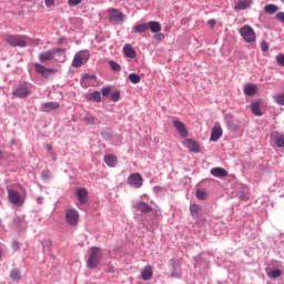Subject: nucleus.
<instances>
[{
  "instance_id": "obj_37",
  "label": "nucleus",
  "mask_w": 284,
  "mask_h": 284,
  "mask_svg": "<svg viewBox=\"0 0 284 284\" xmlns=\"http://www.w3.org/2000/svg\"><path fill=\"white\" fill-rule=\"evenodd\" d=\"M10 276L13 278V281H19V278H21V272L14 268L11 271Z\"/></svg>"
},
{
  "instance_id": "obj_46",
  "label": "nucleus",
  "mask_w": 284,
  "mask_h": 284,
  "mask_svg": "<svg viewBox=\"0 0 284 284\" xmlns=\"http://www.w3.org/2000/svg\"><path fill=\"white\" fill-rule=\"evenodd\" d=\"M44 4L47 8H52L54 7V0H44Z\"/></svg>"
},
{
  "instance_id": "obj_14",
  "label": "nucleus",
  "mask_w": 284,
  "mask_h": 284,
  "mask_svg": "<svg viewBox=\"0 0 284 284\" xmlns=\"http://www.w3.org/2000/svg\"><path fill=\"white\" fill-rule=\"evenodd\" d=\"M75 196L78 197L81 205H85V203H88V189L85 187L77 189Z\"/></svg>"
},
{
  "instance_id": "obj_10",
  "label": "nucleus",
  "mask_w": 284,
  "mask_h": 284,
  "mask_svg": "<svg viewBox=\"0 0 284 284\" xmlns=\"http://www.w3.org/2000/svg\"><path fill=\"white\" fill-rule=\"evenodd\" d=\"M34 68H36V72H38V74H41V77H43L44 79H48L50 74H54V72H57V70L54 69H48L43 67V64H39V63H36Z\"/></svg>"
},
{
  "instance_id": "obj_17",
  "label": "nucleus",
  "mask_w": 284,
  "mask_h": 284,
  "mask_svg": "<svg viewBox=\"0 0 284 284\" xmlns=\"http://www.w3.org/2000/svg\"><path fill=\"white\" fill-rule=\"evenodd\" d=\"M52 59H54V51H53V49H51L49 51H44V52L39 54V61L41 63H45V61H52Z\"/></svg>"
},
{
  "instance_id": "obj_27",
  "label": "nucleus",
  "mask_w": 284,
  "mask_h": 284,
  "mask_svg": "<svg viewBox=\"0 0 284 284\" xmlns=\"http://www.w3.org/2000/svg\"><path fill=\"white\" fill-rule=\"evenodd\" d=\"M171 267H172V273L171 277L172 278H181V271H179V267L176 266V260H171Z\"/></svg>"
},
{
  "instance_id": "obj_43",
  "label": "nucleus",
  "mask_w": 284,
  "mask_h": 284,
  "mask_svg": "<svg viewBox=\"0 0 284 284\" xmlns=\"http://www.w3.org/2000/svg\"><path fill=\"white\" fill-rule=\"evenodd\" d=\"M261 50L262 52H267V50H270V44L265 41L261 42Z\"/></svg>"
},
{
  "instance_id": "obj_45",
  "label": "nucleus",
  "mask_w": 284,
  "mask_h": 284,
  "mask_svg": "<svg viewBox=\"0 0 284 284\" xmlns=\"http://www.w3.org/2000/svg\"><path fill=\"white\" fill-rule=\"evenodd\" d=\"M275 19L281 23H284V12H277Z\"/></svg>"
},
{
  "instance_id": "obj_5",
  "label": "nucleus",
  "mask_w": 284,
  "mask_h": 284,
  "mask_svg": "<svg viewBox=\"0 0 284 284\" xmlns=\"http://www.w3.org/2000/svg\"><path fill=\"white\" fill-rule=\"evenodd\" d=\"M90 60V51H79L75 53L72 60L73 68H81L84 63H88Z\"/></svg>"
},
{
  "instance_id": "obj_12",
  "label": "nucleus",
  "mask_w": 284,
  "mask_h": 284,
  "mask_svg": "<svg viewBox=\"0 0 284 284\" xmlns=\"http://www.w3.org/2000/svg\"><path fill=\"white\" fill-rule=\"evenodd\" d=\"M172 123L175 130L179 132L180 136H187V128L183 122L179 120V118H174Z\"/></svg>"
},
{
  "instance_id": "obj_47",
  "label": "nucleus",
  "mask_w": 284,
  "mask_h": 284,
  "mask_svg": "<svg viewBox=\"0 0 284 284\" xmlns=\"http://www.w3.org/2000/svg\"><path fill=\"white\" fill-rule=\"evenodd\" d=\"M11 247H12V250H19V242H17V241H13L12 243H11Z\"/></svg>"
},
{
  "instance_id": "obj_38",
  "label": "nucleus",
  "mask_w": 284,
  "mask_h": 284,
  "mask_svg": "<svg viewBox=\"0 0 284 284\" xmlns=\"http://www.w3.org/2000/svg\"><path fill=\"white\" fill-rule=\"evenodd\" d=\"M277 65L284 68V53H278L275 58Z\"/></svg>"
},
{
  "instance_id": "obj_15",
  "label": "nucleus",
  "mask_w": 284,
  "mask_h": 284,
  "mask_svg": "<svg viewBox=\"0 0 284 284\" xmlns=\"http://www.w3.org/2000/svg\"><path fill=\"white\" fill-rule=\"evenodd\" d=\"M53 59L59 63H64L65 61V49H53Z\"/></svg>"
},
{
  "instance_id": "obj_44",
  "label": "nucleus",
  "mask_w": 284,
  "mask_h": 284,
  "mask_svg": "<svg viewBox=\"0 0 284 284\" xmlns=\"http://www.w3.org/2000/svg\"><path fill=\"white\" fill-rule=\"evenodd\" d=\"M110 92H112V88L110 87L102 88V95L109 97Z\"/></svg>"
},
{
  "instance_id": "obj_3",
  "label": "nucleus",
  "mask_w": 284,
  "mask_h": 284,
  "mask_svg": "<svg viewBox=\"0 0 284 284\" xmlns=\"http://www.w3.org/2000/svg\"><path fill=\"white\" fill-rule=\"evenodd\" d=\"M109 22L112 23V26H119L125 21V14L123 12L119 11V9H108L106 11Z\"/></svg>"
},
{
  "instance_id": "obj_40",
  "label": "nucleus",
  "mask_w": 284,
  "mask_h": 284,
  "mask_svg": "<svg viewBox=\"0 0 284 284\" xmlns=\"http://www.w3.org/2000/svg\"><path fill=\"white\" fill-rule=\"evenodd\" d=\"M111 101H113V103H116V101H121V92L120 91H115L111 94Z\"/></svg>"
},
{
  "instance_id": "obj_19",
  "label": "nucleus",
  "mask_w": 284,
  "mask_h": 284,
  "mask_svg": "<svg viewBox=\"0 0 284 284\" xmlns=\"http://www.w3.org/2000/svg\"><path fill=\"white\" fill-rule=\"evenodd\" d=\"M154 272L152 271L151 265H146L141 272L142 281H150L153 276Z\"/></svg>"
},
{
  "instance_id": "obj_2",
  "label": "nucleus",
  "mask_w": 284,
  "mask_h": 284,
  "mask_svg": "<svg viewBox=\"0 0 284 284\" xmlns=\"http://www.w3.org/2000/svg\"><path fill=\"white\" fill-rule=\"evenodd\" d=\"M29 40L30 38L21 34L6 36L4 38L6 43H9L11 48H27Z\"/></svg>"
},
{
  "instance_id": "obj_11",
  "label": "nucleus",
  "mask_w": 284,
  "mask_h": 284,
  "mask_svg": "<svg viewBox=\"0 0 284 284\" xmlns=\"http://www.w3.org/2000/svg\"><path fill=\"white\" fill-rule=\"evenodd\" d=\"M183 144L187 148L189 152H194L195 154L201 152V145L193 139H186Z\"/></svg>"
},
{
  "instance_id": "obj_16",
  "label": "nucleus",
  "mask_w": 284,
  "mask_h": 284,
  "mask_svg": "<svg viewBox=\"0 0 284 284\" xmlns=\"http://www.w3.org/2000/svg\"><path fill=\"white\" fill-rule=\"evenodd\" d=\"M252 3H254V0H237L234 10H247L252 7Z\"/></svg>"
},
{
  "instance_id": "obj_35",
  "label": "nucleus",
  "mask_w": 284,
  "mask_h": 284,
  "mask_svg": "<svg viewBox=\"0 0 284 284\" xmlns=\"http://www.w3.org/2000/svg\"><path fill=\"white\" fill-rule=\"evenodd\" d=\"M281 274H282L281 270L275 268V270L268 272V273H267V276H268L270 278H278V277L281 276Z\"/></svg>"
},
{
  "instance_id": "obj_26",
  "label": "nucleus",
  "mask_w": 284,
  "mask_h": 284,
  "mask_svg": "<svg viewBox=\"0 0 284 284\" xmlns=\"http://www.w3.org/2000/svg\"><path fill=\"white\" fill-rule=\"evenodd\" d=\"M258 88L256 87V84H246L244 87V94L246 97H254V94H256Z\"/></svg>"
},
{
  "instance_id": "obj_20",
  "label": "nucleus",
  "mask_w": 284,
  "mask_h": 284,
  "mask_svg": "<svg viewBox=\"0 0 284 284\" xmlns=\"http://www.w3.org/2000/svg\"><path fill=\"white\" fill-rule=\"evenodd\" d=\"M123 54L128 57V59H136V51H134L132 44H125L123 47Z\"/></svg>"
},
{
  "instance_id": "obj_34",
  "label": "nucleus",
  "mask_w": 284,
  "mask_h": 284,
  "mask_svg": "<svg viewBox=\"0 0 284 284\" xmlns=\"http://www.w3.org/2000/svg\"><path fill=\"white\" fill-rule=\"evenodd\" d=\"M109 65L113 70V72H121V64H119L114 60L109 61Z\"/></svg>"
},
{
  "instance_id": "obj_1",
  "label": "nucleus",
  "mask_w": 284,
  "mask_h": 284,
  "mask_svg": "<svg viewBox=\"0 0 284 284\" xmlns=\"http://www.w3.org/2000/svg\"><path fill=\"white\" fill-rule=\"evenodd\" d=\"M103 253L100 247L93 246L90 248L89 258L87 261V265L90 270H94L98 267L99 263H101V258Z\"/></svg>"
},
{
  "instance_id": "obj_6",
  "label": "nucleus",
  "mask_w": 284,
  "mask_h": 284,
  "mask_svg": "<svg viewBox=\"0 0 284 284\" xmlns=\"http://www.w3.org/2000/svg\"><path fill=\"white\" fill-rule=\"evenodd\" d=\"M30 94H32V92L30 91L28 83L20 84L13 91V97H17L18 99H26L27 97H30Z\"/></svg>"
},
{
  "instance_id": "obj_25",
  "label": "nucleus",
  "mask_w": 284,
  "mask_h": 284,
  "mask_svg": "<svg viewBox=\"0 0 284 284\" xmlns=\"http://www.w3.org/2000/svg\"><path fill=\"white\" fill-rule=\"evenodd\" d=\"M212 176H215L216 179H223L227 176V172L223 168H214L211 170Z\"/></svg>"
},
{
  "instance_id": "obj_41",
  "label": "nucleus",
  "mask_w": 284,
  "mask_h": 284,
  "mask_svg": "<svg viewBox=\"0 0 284 284\" xmlns=\"http://www.w3.org/2000/svg\"><path fill=\"white\" fill-rule=\"evenodd\" d=\"M196 196L197 199H200V201H205V199H207V193H205V191L203 190H197Z\"/></svg>"
},
{
  "instance_id": "obj_23",
  "label": "nucleus",
  "mask_w": 284,
  "mask_h": 284,
  "mask_svg": "<svg viewBox=\"0 0 284 284\" xmlns=\"http://www.w3.org/2000/svg\"><path fill=\"white\" fill-rule=\"evenodd\" d=\"M104 163L109 168H116V163H119V160L116 159V155L108 154L104 155Z\"/></svg>"
},
{
  "instance_id": "obj_31",
  "label": "nucleus",
  "mask_w": 284,
  "mask_h": 284,
  "mask_svg": "<svg viewBox=\"0 0 284 284\" xmlns=\"http://www.w3.org/2000/svg\"><path fill=\"white\" fill-rule=\"evenodd\" d=\"M264 12H266V14H276V12H278V6L276 4H267L264 7Z\"/></svg>"
},
{
  "instance_id": "obj_18",
  "label": "nucleus",
  "mask_w": 284,
  "mask_h": 284,
  "mask_svg": "<svg viewBox=\"0 0 284 284\" xmlns=\"http://www.w3.org/2000/svg\"><path fill=\"white\" fill-rule=\"evenodd\" d=\"M135 209L142 212V214H150V212H152V206L145 202H138Z\"/></svg>"
},
{
  "instance_id": "obj_51",
  "label": "nucleus",
  "mask_w": 284,
  "mask_h": 284,
  "mask_svg": "<svg viewBox=\"0 0 284 284\" xmlns=\"http://www.w3.org/2000/svg\"><path fill=\"white\" fill-rule=\"evenodd\" d=\"M158 37H159L160 39H164L165 36H163V33H160V34H158Z\"/></svg>"
},
{
  "instance_id": "obj_33",
  "label": "nucleus",
  "mask_w": 284,
  "mask_h": 284,
  "mask_svg": "<svg viewBox=\"0 0 284 284\" xmlns=\"http://www.w3.org/2000/svg\"><path fill=\"white\" fill-rule=\"evenodd\" d=\"M129 81H131V83L136 85V83H141V75L136 74V73H130L129 74Z\"/></svg>"
},
{
  "instance_id": "obj_22",
  "label": "nucleus",
  "mask_w": 284,
  "mask_h": 284,
  "mask_svg": "<svg viewBox=\"0 0 284 284\" xmlns=\"http://www.w3.org/2000/svg\"><path fill=\"white\" fill-rule=\"evenodd\" d=\"M84 99H87V101H94V103H101V92L94 91L92 93H87Z\"/></svg>"
},
{
  "instance_id": "obj_50",
  "label": "nucleus",
  "mask_w": 284,
  "mask_h": 284,
  "mask_svg": "<svg viewBox=\"0 0 284 284\" xmlns=\"http://www.w3.org/2000/svg\"><path fill=\"white\" fill-rule=\"evenodd\" d=\"M43 176L45 178L50 176V172H43Z\"/></svg>"
},
{
  "instance_id": "obj_8",
  "label": "nucleus",
  "mask_w": 284,
  "mask_h": 284,
  "mask_svg": "<svg viewBox=\"0 0 284 284\" xmlns=\"http://www.w3.org/2000/svg\"><path fill=\"white\" fill-rule=\"evenodd\" d=\"M8 199L13 205H21L26 201V199L21 197V194L14 190L8 191Z\"/></svg>"
},
{
  "instance_id": "obj_21",
  "label": "nucleus",
  "mask_w": 284,
  "mask_h": 284,
  "mask_svg": "<svg viewBox=\"0 0 284 284\" xmlns=\"http://www.w3.org/2000/svg\"><path fill=\"white\" fill-rule=\"evenodd\" d=\"M272 139L277 148H284V134L274 132Z\"/></svg>"
},
{
  "instance_id": "obj_29",
  "label": "nucleus",
  "mask_w": 284,
  "mask_h": 284,
  "mask_svg": "<svg viewBox=\"0 0 284 284\" xmlns=\"http://www.w3.org/2000/svg\"><path fill=\"white\" fill-rule=\"evenodd\" d=\"M251 110L255 116H263V112L261 111V103L253 102L251 104Z\"/></svg>"
},
{
  "instance_id": "obj_9",
  "label": "nucleus",
  "mask_w": 284,
  "mask_h": 284,
  "mask_svg": "<svg viewBox=\"0 0 284 284\" xmlns=\"http://www.w3.org/2000/svg\"><path fill=\"white\" fill-rule=\"evenodd\" d=\"M129 185H132V187H141L143 185V176L139 173H132L128 178Z\"/></svg>"
},
{
  "instance_id": "obj_36",
  "label": "nucleus",
  "mask_w": 284,
  "mask_h": 284,
  "mask_svg": "<svg viewBox=\"0 0 284 284\" xmlns=\"http://www.w3.org/2000/svg\"><path fill=\"white\" fill-rule=\"evenodd\" d=\"M83 121L84 123H88V125H94L97 123L94 116L90 115V114H87L84 118H83Z\"/></svg>"
},
{
  "instance_id": "obj_39",
  "label": "nucleus",
  "mask_w": 284,
  "mask_h": 284,
  "mask_svg": "<svg viewBox=\"0 0 284 284\" xmlns=\"http://www.w3.org/2000/svg\"><path fill=\"white\" fill-rule=\"evenodd\" d=\"M274 99H275V103H277V105H284V93H280V94L275 95Z\"/></svg>"
},
{
  "instance_id": "obj_7",
  "label": "nucleus",
  "mask_w": 284,
  "mask_h": 284,
  "mask_svg": "<svg viewBox=\"0 0 284 284\" xmlns=\"http://www.w3.org/2000/svg\"><path fill=\"white\" fill-rule=\"evenodd\" d=\"M65 221L69 225H78L79 223V211L74 209H68L65 211Z\"/></svg>"
},
{
  "instance_id": "obj_4",
  "label": "nucleus",
  "mask_w": 284,
  "mask_h": 284,
  "mask_svg": "<svg viewBox=\"0 0 284 284\" xmlns=\"http://www.w3.org/2000/svg\"><path fill=\"white\" fill-rule=\"evenodd\" d=\"M239 33L246 43H254V41H256V32L248 24H245L242 28H240Z\"/></svg>"
},
{
  "instance_id": "obj_42",
  "label": "nucleus",
  "mask_w": 284,
  "mask_h": 284,
  "mask_svg": "<svg viewBox=\"0 0 284 284\" xmlns=\"http://www.w3.org/2000/svg\"><path fill=\"white\" fill-rule=\"evenodd\" d=\"M83 0H69L68 3L71 8L79 6Z\"/></svg>"
},
{
  "instance_id": "obj_48",
  "label": "nucleus",
  "mask_w": 284,
  "mask_h": 284,
  "mask_svg": "<svg viewBox=\"0 0 284 284\" xmlns=\"http://www.w3.org/2000/svg\"><path fill=\"white\" fill-rule=\"evenodd\" d=\"M207 24L210 26V28H214V26H216V20L211 19L207 21Z\"/></svg>"
},
{
  "instance_id": "obj_24",
  "label": "nucleus",
  "mask_w": 284,
  "mask_h": 284,
  "mask_svg": "<svg viewBox=\"0 0 284 284\" xmlns=\"http://www.w3.org/2000/svg\"><path fill=\"white\" fill-rule=\"evenodd\" d=\"M58 102H45L42 104V112H52V110H59Z\"/></svg>"
},
{
  "instance_id": "obj_53",
  "label": "nucleus",
  "mask_w": 284,
  "mask_h": 284,
  "mask_svg": "<svg viewBox=\"0 0 284 284\" xmlns=\"http://www.w3.org/2000/svg\"><path fill=\"white\" fill-rule=\"evenodd\" d=\"M48 150H52V146H48Z\"/></svg>"
},
{
  "instance_id": "obj_49",
  "label": "nucleus",
  "mask_w": 284,
  "mask_h": 284,
  "mask_svg": "<svg viewBox=\"0 0 284 284\" xmlns=\"http://www.w3.org/2000/svg\"><path fill=\"white\" fill-rule=\"evenodd\" d=\"M3 159V151L0 150V161Z\"/></svg>"
},
{
  "instance_id": "obj_13",
  "label": "nucleus",
  "mask_w": 284,
  "mask_h": 284,
  "mask_svg": "<svg viewBox=\"0 0 284 284\" xmlns=\"http://www.w3.org/2000/svg\"><path fill=\"white\" fill-rule=\"evenodd\" d=\"M221 136H223V129L221 128V124L216 123L211 130L210 141L216 143Z\"/></svg>"
},
{
  "instance_id": "obj_52",
  "label": "nucleus",
  "mask_w": 284,
  "mask_h": 284,
  "mask_svg": "<svg viewBox=\"0 0 284 284\" xmlns=\"http://www.w3.org/2000/svg\"><path fill=\"white\" fill-rule=\"evenodd\" d=\"M2 254H3V251L0 248V261H1Z\"/></svg>"
},
{
  "instance_id": "obj_28",
  "label": "nucleus",
  "mask_w": 284,
  "mask_h": 284,
  "mask_svg": "<svg viewBox=\"0 0 284 284\" xmlns=\"http://www.w3.org/2000/svg\"><path fill=\"white\" fill-rule=\"evenodd\" d=\"M148 28H149V30H151V32H153L154 34L161 32V30H162V27H161L160 22H156V21H150V22H148Z\"/></svg>"
},
{
  "instance_id": "obj_32",
  "label": "nucleus",
  "mask_w": 284,
  "mask_h": 284,
  "mask_svg": "<svg viewBox=\"0 0 284 284\" xmlns=\"http://www.w3.org/2000/svg\"><path fill=\"white\" fill-rule=\"evenodd\" d=\"M148 30H149L148 22L140 23V24H136V26L134 27V31H135V32H139V33H141V32H148Z\"/></svg>"
},
{
  "instance_id": "obj_30",
  "label": "nucleus",
  "mask_w": 284,
  "mask_h": 284,
  "mask_svg": "<svg viewBox=\"0 0 284 284\" xmlns=\"http://www.w3.org/2000/svg\"><path fill=\"white\" fill-rule=\"evenodd\" d=\"M190 212L192 216H194L195 219H199V216H201V206H199L197 204H191Z\"/></svg>"
}]
</instances>
